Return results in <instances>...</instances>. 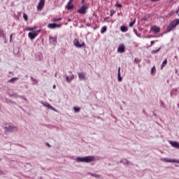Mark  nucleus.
Here are the masks:
<instances>
[{
  "label": "nucleus",
  "mask_w": 179,
  "mask_h": 179,
  "mask_svg": "<svg viewBox=\"0 0 179 179\" xmlns=\"http://www.w3.org/2000/svg\"><path fill=\"white\" fill-rule=\"evenodd\" d=\"M76 162H77V163H92V162H94V156L78 157L76 159Z\"/></svg>",
  "instance_id": "obj_1"
},
{
  "label": "nucleus",
  "mask_w": 179,
  "mask_h": 179,
  "mask_svg": "<svg viewBox=\"0 0 179 179\" xmlns=\"http://www.w3.org/2000/svg\"><path fill=\"white\" fill-rule=\"evenodd\" d=\"M3 128L4 132L6 134H10L12 132H17V131H19V129L16 126H13L10 124L3 126Z\"/></svg>",
  "instance_id": "obj_2"
},
{
  "label": "nucleus",
  "mask_w": 179,
  "mask_h": 179,
  "mask_svg": "<svg viewBox=\"0 0 179 179\" xmlns=\"http://www.w3.org/2000/svg\"><path fill=\"white\" fill-rule=\"evenodd\" d=\"M178 24L179 19H176L171 22L167 27V33H170V31H171V30H173L176 26H178Z\"/></svg>",
  "instance_id": "obj_3"
},
{
  "label": "nucleus",
  "mask_w": 179,
  "mask_h": 179,
  "mask_svg": "<svg viewBox=\"0 0 179 179\" xmlns=\"http://www.w3.org/2000/svg\"><path fill=\"white\" fill-rule=\"evenodd\" d=\"M162 162H164L165 163H178L179 164V159H171L169 158H162Z\"/></svg>",
  "instance_id": "obj_4"
},
{
  "label": "nucleus",
  "mask_w": 179,
  "mask_h": 179,
  "mask_svg": "<svg viewBox=\"0 0 179 179\" xmlns=\"http://www.w3.org/2000/svg\"><path fill=\"white\" fill-rule=\"evenodd\" d=\"M73 44L75 47H76L77 48H82V47L85 45V42H83L82 43H80V42H79V40L75 39L73 41Z\"/></svg>",
  "instance_id": "obj_5"
},
{
  "label": "nucleus",
  "mask_w": 179,
  "mask_h": 179,
  "mask_svg": "<svg viewBox=\"0 0 179 179\" xmlns=\"http://www.w3.org/2000/svg\"><path fill=\"white\" fill-rule=\"evenodd\" d=\"M44 5H45V0H40L37 6L38 10H41L44 8Z\"/></svg>",
  "instance_id": "obj_6"
},
{
  "label": "nucleus",
  "mask_w": 179,
  "mask_h": 179,
  "mask_svg": "<svg viewBox=\"0 0 179 179\" xmlns=\"http://www.w3.org/2000/svg\"><path fill=\"white\" fill-rule=\"evenodd\" d=\"M117 52H120V54L125 52V45L124 44H120L119 45Z\"/></svg>",
  "instance_id": "obj_7"
},
{
  "label": "nucleus",
  "mask_w": 179,
  "mask_h": 179,
  "mask_svg": "<svg viewBox=\"0 0 179 179\" xmlns=\"http://www.w3.org/2000/svg\"><path fill=\"white\" fill-rule=\"evenodd\" d=\"M38 35V34H37V32H29L28 34V37H29L31 40H34Z\"/></svg>",
  "instance_id": "obj_8"
},
{
  "label": "nucleus",
  "mask_w": 179,
  "mask_h": 179,
  "mask_svg": "<svg viewBox=\"0 0 179 179\" xmlns=\"http://www.w3.org/2000/svg\"><path fill=\"white\" fill-rule=\"evenodd\" d=\"M43 106L44 107H47V108H49L50 110H52V111L57 112V109L55 108L52 107L50 103H42Z\"/></svg>",
  "instance_id": "obj_9"
},
{
  "label": "nucleus",
  "mask_w": 179,
  "mask_h": 179,
  "mask_svg": "<svg viewBox=\"0 0 179 179\" xmlns=\"http://www.w3.org/2000/svg\"><path fill=\"white\" fill-rule=\"evenodd\" d=\"M78 79L80 80H86V76L85 75V73L83 72H78Z\"/></svg>",
  "instance_id": "obj_10"
},
{
  "label": "nucleus",
  "mask_w": 179,
  "mask_h": 179,
  "mask_svg": "<svg viewBox=\"0 0 179 179\" xmlns=\"http://www.w3.org/2000/svg\"><path fill=\"white\" fill-rule=\"evenodd\" d=\"M87 10V7H86V6H83L78 10V13H82V14H85L86 13V10Z\"/></svg>",
  "instance_id": "obj_11"
},
{
  "label": "nucleus",
  "mask_w": 179,
  "mask_h": 179,
  "mask_svg": "<svg viewBox=\"0 0 179 179\" xmlns=\"http://www.w3.org/2000/svg\"><path fill=\"white\" fill-rule=\"evenodd\" d=\"M150 30L151 31H153L155 34L160 32V29L159 28V27L156 26L152 27L150 28Z\"/></svg>",
  "instance_id": "obj_12"
},
{
  "label": "nucleus",
  "mask_w": 179,
  "mask_h": 179,
  "mask_svg": "<svg viewBox=\"0 0 179 179\" xmlns=\"http://www.w3.org/2000/svg\"><path fill=\"white\" fill-rule=\"evenodd\" d=\"M48 29H55L57 27H61V25H58L56 23H51L48 25Z\"/></svg>",
  "instance_id": "obj_13"
},
{
  "label": "nucleus",
  "mask_w": 179,
  "mask_h": 179,
  "mask_svg": "<svg viewBox=\"0 0 179 179\" xmlns=\"http://www.w3.org/2000/svg\"><path fill=\"white\" fill-rule=\"evenodd\" d=\"M170 145L173 146V148H176V149H179V143L177 141H169Z\"/></svg>",
  "instance_id": "obj_14"
},
{
  "label": "nucleus",
  "mask_w": 179,
  "mask_h": 179,
  "mask_svg": "<svg viewBox=\"0 0 179 179\" xmlns=\"http://www.w3.org/2000/svg\"><path fill=\"white\" fill-rule=\"evenodd\" d=\"M121 67H118V73H117V80L118 82H122V77H121Z\"/></svg>",
  "instance_id": "obj_15"
},
{
  "label": "nucleus",
  "mask_w": 179,
  "mask_h": 179,
  "mask_svg": "<svg viewBox=\"0 0 179 179\" xmlns=\"http://www.w3.org/2000/svg\"><path fill=\"white\" fill-rule=\"evenodd\" d=\"M50 42L51 44H53V45H57V37H50Z\"/></svg>",
  "instance_id": "obj_16"
},
{
  "label": "nucleus",
  "mask_w": 179,
  "mask_h": 179,
  "mask_svg": "<svg viewBox=\"0 0 179 179\" xmlns=\"http://www.w3.org/2000/svg\"><path fill=\"white\" fill-rule=\"evenodd\" d=\"M120 163H122L123 164H124V166H129V164H131V166H132V164L129 161H128L125 159L121 160Z\"/></svg>",
  "instance_id": "obj_17"
},
{
  "label": "nucleus",
  "mask_w": 179,
  "mask_h": 179,
  "mask_svg": "<svg viewBox=\"0 0 179 179\" xmlns=\"http://www.w3.org/2000/svg\"><path fill=\"white\" fill-rule=\"evenodd\" d=\"M19 80V78L17 77H14L12 78L11 79H10L8 82V83H15V82H16V80Z\"/></svg>",
  "instance_id": "obj_18"
},
{
  "label": "nucleus",
  "mask_w": 179,
  "mask_h": 179,
  "mask_svg": "<svg viewBox=\"0 0 179 179\" xmlns=\"http://www.w3.org/2000/svg\"><path fill=\"white\" fill-rule=\"evenodd\" d=\"M120 30L121 31H122V33H126V31H128V27H127L126 26H121Z\"/></svg>",
  "instance_id": "obj_19"
},
{
  "label": "nucleus",
  "mask_w": 179,
  "mask_h": 179,
  "mask_svg": "<svg viewBox=\"0 0 179 179\" xmlns=\"http://www.w3.org/2000/svg\"><path fill=\"white\" fill-rule=\"evenodd\" d=\"M0 37H2L4 40L6 38V36L3 34V30L0 29Z\"/></svg>",
  "instance_id": "obj_20"
},
{
  "label": "nucleus",
  "mask_w": 179,
  "mask_h": 179,
  "mask_svg": "<svg viewBox=\"0 0 179 179\" xmlns=\"http://www.w3.org/2000/svg\"><path fill=\"white\" fill-rule=\"evenodd\" d=\"M66 8L68 9V10H71V9H73V5L67 3Z\"/></svg>",
  "instance_id": "obj_21"
},
{
  "label": "nucleus",
  "mask_w": 179,
  "mask_h": 179,
  "mask_svg": "<svg viewBox=\"0 0 179 179\" xmlns=\"http://www.w3.org/2000/svg\"><path fill=\"white\" fill-rule=\"evenodd\" d=\"M107 31V27L104 26L101 28V33L103 34Z\"/></svg>",
  "instance_id": "obj_22"
},
{
  "label": "nucleus",
  "mask_w": 179,
  "mask_h": 179,
  "mask_svg": "<svg viewBox=\"0 0 179 179\" xmlns=\"http://www.w3.org/2000/svg\"><path fill=\"white\" fill-rule=\"evenodd\" d=\"M136 22V19H134V21L129 22V27H132L135 24Z\"/></svg>",
  "instance_id": "obj_23"
},
{
  "label": "nucleus",
  "mask_w": 179,
  "mask_h": 179,
  "mask_svg": "<svg viewBox=\"0 0 179 179\" xmlns=\"http://www.w3.org/2000/svg\"><path fill=\"white\" fill-rule=\"evenodd\" d=\"M162 50V48H159L157 50H152L151 52V54H156L157 52H159V51H160Z\"/></svg>",
  "instance_id": "obj_24"
},
{
  "label": "nucleus",
  "mask_w": 179,
  "mask_h": 179,
  "mask_svg": "<svg viewBox=\"0 0 179 179\" xmlns=\"http://www.w3.org/2000/svg\"><path fill=\"white\" fill-rule=\"evenodd\" d=\"M28 31H34L36 30V27H29L27 29Z\"/></svg>",
  "instance_id": "obj_25"
},
{
  "label": "nucleus",
  "mask_w": 179,
  "mask_h": 179,
  "mask_svg": "<svg viewBox=\"0 0 179 179\" xmlns=\"http://www.w3.org/2000/svg\"><path fill=\"white\" fill-rule=\"evenodd\" d=\"M166 65H167V59H165L162 62V68L163 66H166Z\"/></svg>",
  "instance_id": "obj_26"
},
{
  "label": "nucleus",
  "mask_w": 179,
  "mask_h": 179,
  "mask_svg": "<svg viewBox=\"0 0 179 179\" xmlns=\"http://www.w3.org/2000/svg\"><path fill=\"white\" fill-rule=\"evenodd\" d=\"M73 110L75 113H79V111H80V108L73 107Z\"/></svg>",
  "instance_id": "obj_27"
},
{
  "label": "nucleus",
  "mask_w": 179,
  "mask_h": 179,
  "mask_svg": "<svg viewBox=\"0 0 179 179\" xmlns=\"http://www.w3.org/2000/svg\"><path fill=\"white\" fill-rule=\"evenodd\" d=\"M90 176H92V177H95L96 178H100V176L98 174L90 173Z\"/></svg>",
  "instance_id": "obj_28"
},
{
  "label": "nucleus",
  "mask_w": 179,
  "mask_h": 179,
  "mask_svg": "<svg viewBox=\"0 0 179 179\" xmlns=\"http://www.w3.org/2000/svg\"><path fill=\"white\" fill-rule=\"evenodd\" d=\"M155 71H156V67L153 66L152 69H151V75H153V73H155Z\"/></svg>",
  "instance_id": "obj_29"
},
{
  "label": "nucleus",
  "mask_w": 179,
  "mask_h": 179,
  "mask_svg": "<svg viewBox=\"0 0 179 179\" xmlns=\"http://www.w3.org/2000/svg\"><path fill=\"white\" fill-rule=\"evenodd\" d=\"M23 17H24V20H25V22H27V20H28L27 14L24 13L23 14Z\"/></svg>",
  "instance_id": "obj_30"
},
{
  "label": "nucleus",
  "mask_w": 179,
  "mask_h": 179,
  "mask_svg": "<svg viewBox=\"0 0 179 179\" xmlns=\"http://www.w3.org/2000/svg\"><path fill=\"white\" fill-rule=\"evenodd\" d=\"M66 82H67L68 83H71V80H71V78H69V76H66Z\"/></svg>",
  "instance_id": "obj_31"
},
{
  "label": "nucleus",
  "mask_w": 179,
  "mask_h": 179,
  "mask_svg": "<svg viewBox=\"0 0 179 179\" xmlns=\"http://www.w3.org/2000/svg\"><path fill=\"white\" fill-rule=\"evenodd\" d=\"M31 80H32L34 85H36V83H37V80H36L34 78L31 77Z\"/></svg>",
  "instance_id": "obj_32"
},
{
  "label": "nucleus",
  "mask_w": 179,
  "mask_h": 179,
  "mask_svg": "<svg viewBox=\"0 0 179 179\" xmlns=\"http://www.w3.org/2000/svg\"><path fill=\"white\" fill-rule=\"evenodd\" d=\"M134 32L135 33L137 37H141V34H138V31H136V29H134Z\"/></svg>",
  "instance_id": "obj_33"
},
{
  "label": "nucleus",
  "mask_w": 179,
  "mask_h": 179,
  "mask_svg": "<svg viewBox=\"0 0 179 179\" xmlns=\"http://www.w3.org/2000/svg\"><path fill=\"white\" fill-rule=\"evenodd\" d=\"M114 13H115V11L114 10H110V16H113V15H114Z\"/></svg>",
  "instance_id": "obj_34"
},
{
  "label": "nucleus",
  "mask_w": 179,
  "mask_h": 179,
  "mask_svg": "<svg viewBox=\"0 0 179 179\" xmlns=\"http://www.w3.org/2000/svg\"><path fill=\"white\" fill-rule=\"evenodd\" d=\"M115 6L117 8H122V4H119V3L115 4Z\"/></svg>",
  "instance_id": "obj_35"
},
{
  "label": "nucleus",
  "mask_w": 179,
  "mask_h": 179,
  "mask_svg": "<svg viewBox=\"0 0 179 179\" xmlns=\"http://www.w3.org/2000/svg\"><path fill=\"white\" fill-rule=\"evenodd\" d=\"M0 176H5V173L1 169H0Z\"/></svg>",
  "instance_id": "obj_36"
},
{
  "label": "nucleus",
  "mask_w": 179,
  "mask_h": 179,
  "mask_svg": "<svg viewBox=\"0 0 179 179\" xmlns=\"http://www.w3.org/2000/svg\"><path fill=\"white\" fill-rule=\"evenodd\" d=\"M12 37H13V34L10 35V42H12Z\"/></svg>",
  "instance_id": "obj_37"
},
{
  "label": "nucleus",
  "mask_w": 179,
  "mask_h": 179,
  "mask_svg": "<svg viewBox=\"0 0 179 179\" xmlns=\"http://www.w3.org/2000/svg\"><path fill=\"white\" fill-rule=\"evenodd\" d=\"M73 78H75V76L73 74H72L71 76H70V79L72 80L73 79Z\"/></svg>",
  "instance_id": "obj_38"
},
{
  "label": "nucleus",
  "mask_w": 179,
  "mask_h": 179,
  "mask_svg": "<svg viewBox=\"0 0 179 179\" xmlns=\"http://www.w3.org/2000/svg\"><path fill=\"white\" fill-rule=\"evenodd\" d=\"M72 2H73V0H69V1L68 2V3L71 5V4L72 3Z\"/></svg>",
  "instance_id": "obj_39"
},
{
  "label": "nucleus",
  "mask_w": 179,
  "mask_h": 179,
  "mask_svg": "<svg viewBox=\"0 0 179 179\" xmlns=\"http://www.w3.org/2000/svg\"><path fill=\"white\" fill-rule=\"evenodd\" d=\"M150 43H151V45H153V44H155V43H156V41H152Z\"/></svg>",
  "instance_id": "obj_40"
},
{
  "label": "nucleus",
  "mask_w": 179,
  "mask_h": 179,
  "mask_svg": "<svg viewBox=\"0 0 179 179\" xmlns=\"http://www.w3.org/2000/svg\"><path fill=\"white\" fill-rule=\"evenodd\" d=\"M46 145L48 146V148H51V145H50V143H47Z\"/></svg>",
  "instance_id": "obj_41"
},
{
  "label": "nucleus",
  "mask_w": 179,
  "mask_h": 179,
  "mask_svg": "<svg viewBox=\"0 0 179 179\" xmlns=\"http://www.w3.org/2000/svg\"><path fill=\"white\" fill-rule=\"evenodd\" d=\"M134 61H135V62H139V59H135Z\"/></svg>",
  "instance_id": "obj_42"
},
{
  "label": "nucleus",
  "mask_w": 179,
  "mask_h": 179,
  "mask_svg": "<svg viewBox=\"0 0 179 179\" xmlns=\"http://www.w3.org/2000/svg\"><path fill=\"white\" fill-rule=\"evenodd\" d=\"M54 22H58V19H54Z\"/></svg>",
  "instance_id": "obj_43"
},
{
  "label": "nucleus",
  "mask_w": 179,
  "mask_h": 179,
  "mask_svg": "<svg viewBox=\"0 0 179 179\" xmlns=\"http://www.w3.org/2000/svg\"><path fill=\"white\" fill-rule=\"evenodd\" d=\"M68 22H72V20L69 19V20H68Z\"/></svg>",
  "instance_id": "obj_44"
},
{
  "label": "nucleus",
  "mask_w": 179,
  "mask_h": 179,
  "mask_svg": "<svg viewBox=\"0 0 179 179\" xmlns=\"http://www.w3.org/2000/svg\"><path fill=\"white\" fill-rule=\"evenodd\" d=\"M56 86L55 85H53V89H55Z\"/></svg>",
  "instance_id": "obj_45"
},
{
  "label": "nucleus",
  "mask_w": 179,
  "mask_h": 179,
  "mask_svg": "<svg viewBox=\"0 0 179 179\" xmlns=\"http://www.w3.org/2000/svg\"><path fill=\"white\" fill-rule=\"evenodd\" d=\"M123 104H127V103H125V101H122Z\"/></svg>",
  "instance_id": "obj_46"
},
{
  "label": "nucleus",
  "mask_w": 179,
  "mask_h": 179,
  "mask_svg": "<svg viewBox=\"0 0 179 179\" xmlns=\"http://www.w3.org/2000/svg\"><path fill=\"white\" fill-rule=\"evenodd\" d=\"M179 9L176 11V13H178Z\"/></svg>",
  "instance_id": "obj_47"
},
{
  "label": "nucleus",
  "mask_w": 179,
  "mask_h": 179,
  "mask_svg": "<svg viewBox=\"0 0 179 179\" xmlns=\"http://www.w3.org/2000/svg\"><path fill=\"white\" fill-rule=\"evenodd\" d=\"M57 20H62V19H61V18H59V19H57Z\"/></svg>",
  "instance_id": "obj_48"
},
{
  "label": "nucleus",
  "mask_w": 179,
  "mask_h": 179,
  "mask_svg": "<svg viewBox=\"0 0 179 179\" xmlns=\"http://www.w3.org/2000/svg\"><path fill=\"white\" fill-rule=\"evenodd\" d=\"M107 19H108V17H107V18H105V20H107Z\"/></svg>",
  "instance_id": "obj_49"
},
{
  "label": "nucleus",
  "mask_w": 179,
  "mask_h": 179,
  "mask_svg": "<svg viewBox=\"0 0 179 179\" xmlns=\"http://www.w3.org/2000/svg\"><path fill=\"white\" fill-rule=\"evenodd\" d=\"M55 76H57V73H55Z\"/></svg>",
  "instance_id": "obj_50"
},
{
  "label": "nucleus",
  "mask_w": 179,
  "mask_h": 179,
  "mask_svg": "<svg viewBox=\"0 0 179 179\" xmlns=\"http://www.w3.org/2000/svg\"><path fill=\"white\" fill-rule=\"evenodd\" d=\"M178 108H179V103H178Z\"/></svg>",
  "instance_id": "obj_51"
},
{
  "label": "nucleus",
  "mask_w": 179,
  "mask_h": 179,
  "mask_svg": "<svg viewBox=\"0 0 179 179\" xmlns=\"http://www.w3.org/2000/svg\"><path fill=\"white\" fill-rule=\"evenodd\" d=\"M120 110H122V108H120Z\"/></svg>",
  "instance_id": "obj_52"
}]
</instances>
